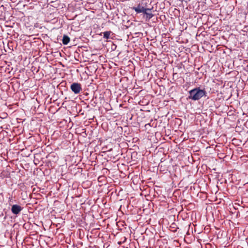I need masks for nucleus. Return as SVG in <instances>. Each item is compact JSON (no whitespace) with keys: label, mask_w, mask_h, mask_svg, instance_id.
I'll list each match as a JSON object with an SVG mask.
<instances>
[{"label":"nucleus","mask_w":248,"mask_h":248,"mask_svg":"<svg viewBox=\"0 0 248 248\" xmlns=\"http://www.w3.org/2000/svg\"><path fill=\"white\" fill-rule=\"evenodd\" d=\"M188 93V98L195 101L200 99L204 96H206V92L204 89L202 90L198 87L189 91Z\"/></svg>","instance_id":"1"},{"label":"nucleus","mask_w":248,"mask_h":248,"mask_svg":"<svg viewBox=\"0 0 248 248\" xmlns=\"http://www.w3.org/2000/svg\"><path fill=\"white\" fill-rule=\"evenodd\" d=\"M147 0H142L137 7H133V9L137 12V13H143L145 11H151V9L147 8Z\"/></svg>","instance_id":"2"},{"label":"nucleus","mask_w":248,"mask_h":248,"mask_svg":"<svg viewBox=\"0 0 248 248\" xmlns=\"http://www.w3.org/2000/svg\"><path fill=\"white\" fill-rule=\"evenodd\" d=\"M70 88L75 94H78L82 90L81 85L80 83L74 82L71 85Z\"/></svg>","instance_id":"3"},{"label":"nucleus","mask_w":248,"mask_h":248,"mask_svg":"<svg viewBox=\"0 0 248 248\" xmlns=\"http://www.w3.org/2000/svg\"><path fill=\"white\" fill-rule=\"evenodd\" d=\"M23 208L19 205L14 204L11 207V212L13 214H19L22 211Z\"/></svg>","instance_id":"4"},{"label":"nucleus","mask_w":248,"mask_h":248,"mask_svg":"<svg viewBox=\"0 0 248 248\" xmlns=\"http://www.w3.org/2000/svg\"><path fill=\"white\" fill-rule=\"evenodd\" d=\"M70 38L66 35H64L63 36V38L62 40V43L64 45H67L68 43L70 42Z\"/></svg>","instance_id":"5"},{"label":"nucleus","mask_w":248,"mask_h":248,"mask_svg":"<svg viewBox=\"0 0 248 248\" xmlns=\"http://www.w3.org/2000/svg\"><path fill=\"white\" fill-rule=\"evenodd\" d=\"M149 11H145L143 13L146 15V17L148 19H151L153 16V15L152 13H149Z\"/></svg>","instance_id":"6"},{"label":"nucleus","mask_w":248,"mask_h":248,"mask_svg":"<svg viewBox=\"0 0 248 248\" xmlns=\"http://www.w3.org/2000/svg\"><path fill=\"white\" fill-rule=\"evenodd\" d=\"M111 33V32L110 31L104 32L103 33L104 38L106 39H108L109 38V35Z\"/></svg>","instance_id":"7"}]
</instances>
